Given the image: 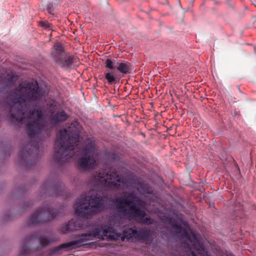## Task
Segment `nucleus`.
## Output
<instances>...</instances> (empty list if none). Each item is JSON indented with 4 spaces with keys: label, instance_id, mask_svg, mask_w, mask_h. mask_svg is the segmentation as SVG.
Returning <instances> with one entry per match:
<instances>
[{
    "label": "nucleus",
    "instance_id": "1",
    "mask_svg": "<svg viewBox=\"0 0 256 256\" xmlns=\"http://www.w3.org/2000/svg\"><path fill=\"white\" fill-rule=\"evenodd\" d=\"M8 100L10 102L8 118L16 126L26 123V132L30 140L20 152V164L26 169H32L40 158L39 142L42 139L40 134L50 136V130L46 129L44 114H50V120L54 124L65 122L68 116L64 110L56 112L54 102H48L44 108H38L32 112L28 110L27 102L46 100L45 91L40 88L36 81L20 86L10 94Z\"/></svg>",
    "mask_w": 256,
    "mask_h": 256
},
{
    "label": "nucleus",
    "instance_id": "2",
    "mask_svg": "<svg viewBox=\"0 0 256 256\" xmlns=\"http://www.w3.org/2000/svg\"><path fill=\"white\" fill-rule=\"evenodd\" d=\"M78 223V222L72 220L69 221L62 226L61 230L63 233H66L80 228L84 230L86 232L76 236V239L72 241L54 248L52 250L53 253L58 252L61 250L68 251L76 249L86 244V242L94 238L102 240H117L120 238L124 240L125 238L129 240L134 238L143 242L152 240V233L150 230H137L129 228L127 230L123 232L122 236L121 234L116 232L111 224H90L87 220H84L80 226L76 227V224Z\"/></svg>",
    "mask_w": 256,
    "mask_h": 256
},
{
    "label": "nucleus",
    "instance_id": "3",
    "mask_svg": "<svg viewBox=\"0 0 256 256\" xmlns=\"http://www.w3.org/2000/svg\"><path fill=\"white\" fill-rule=\"evenodd\" d=\"M82 126L76 120L70 123L67 128L59 132L57 140L55 142L54 158L56 163L60 165L67 162L74 156L75 150L80 151L82 157L78 162L79 168L88 170L93 168L96 165L95 155L96 148L94 141L88 138L86 140V146L82 150L78 147L80 133Z\"/></svg>",
    "mask_w": 256,
    "mask_h": 256
},
{
    "label": "nucleus",
    "instance_id": "4",
    "mask_svg": "<svg viewBox=\"0 0 256 256\" xmlns=\"http://www.w3.org/2000/svg\"><path fill=\"white\" fill-rule=\"evenodd\" d=\"M112 202L116 204L117 211L130 220H141L146 216L145 211L135 204H141L142 201L133 192L123 197H117Z\"/></svg>",
    "mask_w": 256,
    "mask_h": 256
},
{
    "label": "nucleus",
    "instance_id": "5",
    "mask_svg": "<svg viewBox=\"0 0 256 256\" xmlns=\"http://www.w3.org/2000/svg\"><path fill=\"white\" fill-rule=\"evenodd\" d=\"M104 202L103 196L100 195L96 194L94 196L82 195L74 204V212L80 217L88 218L104 210Z\"/></svg>",
    "mask_w": 256,
    "mask_h": 256
},
{
    "label": "nucleus",
    "instance_id": "6",
    "mask_svg": "<svg viewBox=\"0 0 256 256\" xmlns=\"http://www.w3.org/2000/svg\"><path fill=\"white\" fill-rule=\"evenodd\" d=\"M97 176L100 184L112 190H121L125 184L124 180L118 174L116 169L100 172Z\"/></svg>",
    "mask_w": 256,
    "mask_h": 256
},
{
    "label": "nucleus",
    "instance_id": "7",
    "mask_svg": "<svg viewBox=\"0 0 256 256\" xmlns=\"http://www.w3.org/2000/svg\"><path fill=\"white\" fill-rule=\"evenodd\" d=\"M58 212L56 208H52L50 204L44 205L32 214L28 220V225L37 223H43L52 220L58 216Z\"/></svg>",
    "mask_w": 256,
    "mask_h": 256
},
{
    "label": "nucleus",
    "instance_id": "8",
    "mask_svg": "<svg viewBox=\"0 0 256 256\" xmlns=\"http://www.w3.org/2000/svg\"><path fill=\"white\" fill-rule=\"evenodd\" d=\"M51 55L54 62L64 70L71 68L76 60L74 56L64 52L62 44L60 42L54 44Z\"/></svg>",
    "mask_w": 256,
    "mask_h": 256
},
{
    "label": "nucleus",
    "instance_id": "9",
    "mask_svg": "<svg viewBox=\"0 0 256 256\" xmlns=\"http://www.w3.org/2000/svg\"><path fill=\"white\" fill-rule=\"evenodd\" d=\"M64 184L58 178H49L42 185L41 188L43 194L60 196L64 189Z\"/></svg>",
    "mask_w": 256,
    "mask_h": 256
},
{
    "label": "nucleus",
    "instance_id": "10",
    "mask_svg": "<svg viewBox=\"0 0 256 256\" xmlns=\"http://www.w3.org/2000/svg\"><path fill=\"white\" fill-rule=\"evenodd\" d=\"M172 226L173 228L176 230L177 234H182V236L186 238L192 243V246L194 249L198 252L204 251V246L200 243L196 235L193 232H192L191 234H190L189 232L184 229L182 226L176 224H174Z\"/></svg>",
    "mask_w": 256,
    "mask_h": 256
},
{
    "label": "nucleus",
    "instance_id": "11",
    "mask_svg": "<svg viewBox=\"0 0 256 256\" xmlns=\"http://www.w3.org/2000/svg\"><path fill=\"white\" fill-rule=\"evenodd\" d=\"M56 238L50 239L46 236L37 237L32 236L28 240L27 242L28 243H30L31 242H36L38 245L42 247H44L48 246L52 242L56 241Z\"/></svg>",
    "mask_w": 256,
    "mask_h": 256
},
{
    "label": "nucleus",
    "instance_id": "12",
    "mask_svg": "<svg viewBox=\"0 0 256 256\" xmlns=\"http://www.w3.org/2000/svg\"><path fill=\"white\" fill-rule=\"evenodd\" d=\"M116 69L124 74H130L132 70L131 64L128 62H120L116 67Z\"/></svg>",
    "mask_w": 256,
    "mask_h": 256
},
{
    "label": "nucleus",
    "instance_id": "13",
    "mask_svg": "<svg viewBox=\"0 0 256 256\" xmlns=\"http://www.w3.org/2000/svg\"><path fill=\"white\" fill-rule=\"evenodd\" d=\"M104 78L110 84H116L120 80V78L114 74V72H109L104 73Z\"/></svg>",
    "mask_w": 256,
    "mask_h": 256
},
{
    "label": "nucleus",
    "instance_id": "14",
    "mask_svg": "<svg viewBox=\"0 0 256 256\" xmlns=\"http://www.w3.org/2000/svg\"><path fill=\"white\" fill-rule=\"evenodd\" d=\"M105 67L110 70H114L116 68V61L114 60H112L111 59H107L104 62Z\"/></svg>",
    "mask_w": 256,
    "mask_h": 256
},
{
    "label": "nucleus",
    "instance_id": "15",
    "mask_svg": "<svg viewBox=\"0 0 256 256\" xmlns=\"http://www.w3.org/2000/svg\"><path fill=\"white\" fill-rule=\"evenodd\" d=\"M30 248L29 246L24 245V246L20 251V254L22 256H24L28 254L30 252Z\"/></svg>",
    "mask_w": 256,
    "mask_h": 256
},
{
    "label": "nucleus",
    "instance_id": "16",
    "mask_svg": "<svg viewBox=\"0 0 256 256\" xmlns=\"http://www.w3.org/2000/svg\"><path fill=\"white\" fill-rule=\"evenodd\" d=\"M42 26L46 29H50L51 24L48 23V22H44L42 23Z\"/></svg>",
    "mask_w": 256,
    "mask_h": 256
},
{
    "label": "nucleus",
    "instance_id": "17",
    "mask_svg": "<svg viewBox=\"0 0 256 256\" xmlns=\"http://www.w3.org/2000/svg\"><path fill=\"white\" fill-rule=\"evenodd\" d=\"M48 12L51 14L52 10H53V4H48Z\"/></svg>",
    "mask_w": 256,
    "mask_h": 256
},
{
    "label": "nucleus",
    "instance_id": "18",
    "mask_svg": "<svg viewBox=\"0 0 256 256\" xmlns=\"http://www.w3.org/2000/svg\"><path fill=\"white\" fill-rule=\"evenodd\" d=\"M4 220H11V218L10 217H8V218L4 217Z\"/></svg>",
    "mask_w": 256,
    "mask_h": 256
},
{
    "label": "nucleus",
    "instance_id": "19",
    "mask_svg": "<svg viewBox=\"0 0 256 256\" xmlns=\"http://www.w3.org/2000/svg\"><path fill=\"white\" fill-rule=\"evenodd\" d=\"M112 158L113 159H115V158H116V155L114 154H112Z\"/></svg>",
    "mask_w": 256,
    "mask_h": 256
},
{
    "label": "nucleus",
    "instance_id": "20",
    "mask_svg": "<svg viewBox=\"0 0 256 256\" xmlns=\"http://www.w3.org/2000/svg\"><path fill=\"white\" fill-rule=\"evenodd\" d=\"M192 256H197L194 252H192Z\"/></svg>",
    "mask_w": 256,
    "mask_h": 256
}]
</instances>
